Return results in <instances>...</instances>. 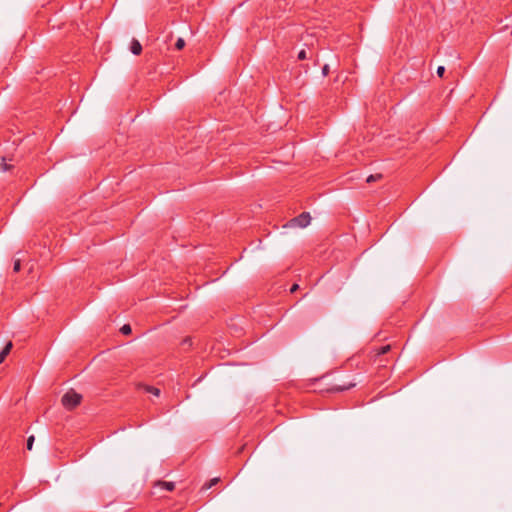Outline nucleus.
I'll use <instances>...</instances> for the list:
<instances>
[{
  "label": "nucleus",
  "mask_w": 512,
  "mask_h": 512,
  "mask_svg": "<svg viewBox=\"0 0 512 512\" xmlns=\"http://www.w3.org/2000/svg\"><path fill=\"white\" fill-rule=\"evenodd\" d=\"M82 400V395L77 393L75 390L70 389L61 398L63 407L67 410H73L76 408Z\"/></svg>",
  "instance_id": "1"
},
{
  "label": "nucleus",
  "mask_w": 512,
  "mask_h": 512,
  "mask_svg": "<svg viewBox=\"0 0 512 512\" xmlns=\"http://www.w3.org/2000/svg\"><path fill=\"white\" fill-rule=\"evenodd\" d=\"M311 217L308 212H303L299 216L293 218L291 223L295 226H299L301 228H305L310 224Z\"/></svg>",
  "instance_id": "2"
},
{
  "label": "nucleus",
  "mask_w": 512,
  "mask_h": 512,
  "mask_svg": "<svg viewBox=\"0 0 512 512\" xmlns=\"http://www.w3.org/2000/svg\"><path fill=\"white\" fill-rule=\"evenodd\" d=\"M355 385H356V382L351 381L349 383H343V384H340V385H335V386H333L330 389V391L342 392V391H346V390H349V389L353 388Z\"/></svg>",
  "instance_id": "3"
},
{
  "label": "nucleus",
  "mask_w": 512,
  "mask_h": 512,
  "mask_svg": "<svg viewBox=\"0 0 512 512\" xmlns=\"http://www.w3.org/2000/svg\"><path fill=\"white\" fill-rule=\"evenodd\" d=\"M130 51L134 55H140L141 54V52H142V45L140 44V42L138 40L132 39L131 44H130Z\"/></svg>",
  "instance_id": "4"
},
{
  "label": "nucleus",
  "mask_w": 512,
  "mask_h": 512,
  "mask_svg": "<svg viewBox=\"0 0 512 512\" xmlns=\"http://www.w3.org/2000/svg\"><path fill=\"white\" fill-rule=\"evenodd\" d=\"M13 347V344L11 341H9L4 348L0 352V364L5 360V358L9 355L11 349Z\"/></svg>",
  "instance_id": "5"
},
{
  "label": "nucleus",
  "mask_w": 512,
  "mask_h": 512,
  "mask_svg": "<svg viewBox=\"0 0 512 512\" xmlns=\"http://www.w3.org/2000/svg\"><path fill=\"white\" fill-rule=\"evenodd\" d=\"M143 389H144L145 392L151 393V394H153L155 396H159L160 395V390L158 388H156V387L144 385Z\"/></svg>",
  "instance_id": "6"
},
{
  "label": "nucleus",
  "mask_w": 512,
  "mask_h": 512,
  "mask_svg": "<svg viewBox=\"0 0 512 512\" xmlns=\"http://www.w3.org/2000/svg\"><path fill=\"white\" fill-rule=\"evenodd\" d=\"M158 485L161 486L162 488L166 489L167 491H173L175 488L174 482L160 481V482H158Z\"/></svg>",
  "instance_id": "7"
},
{
  "label": "nucleus",
  "mask_w": 512,
  "mask_h": 512,
  "mask_svg": "<svg viewBox=\"0 0 512 512\" xmlns=\"http://www.w3.org/2000/svg\"><path fill=\"white\" fill-rule=\"evenodd\" d=\"M382 178V174H373V175H370L367 177L366 179V182L367 183H372V182H375V181H378Z\"/></svg>",
  "instance_id": "8"
},
{
  "label": "nucleus",
  "mask_w": 512,
  "mask_h": 512,
  "mask_svg": "<svg viewBox=\"0 0 512 512\" xmlns=\"http://www.w3.org/2000/svg\"><path fill=\"white\" fill-rule=\"evenodd\" d=\"M120 332L124 335H129L132 332L131 326L129 324H125L120 328Z\"/></svg>",
  "instance_id": "9"
},
{
  "label": "nucleus",
  "mask_w": 512,
  "mask_h": 512,
  "mask_svg": "<svg viewBox=\"0 0 512 512\" xmlns=\"http://www.w3.org/2000/svg\"><path fill=\"white\" fill-rule=\"evenodd\" d=\"M390 349H391L390 345L382 346L377 350V355H384V354L388 353L390 351Z\"/></svg>",
  "instance_id": "10"
},
{
  "label": "nucleus",
  "mask_w": 512,
  "mask_h": 512,
  "mask_svg": "<svg viewBox=\"0 0 512 512\" xmlns=\"http://www.w3.org/2000/svg\"><path fill=\"white\" fill-rule=\"evenodd\" d=\"M10 168L11 166L6 163L5 158L0 160V171L5 172L8 171Z\"/></svg>",
  "instance_id": "11"
},
{
  "label": "nucleus",
  "mask_w": 512,
  "mask_h": 512,
  "mask_svg": "<svg viewBox=\"0 0 512 512\" xmlns=\"http://www.w3.org/2000/svg\"><path fill=\"white\" fill-rule=\"evenodd\" d=\"M185 47V41L183 38H178L175 43V48L177 50H182Z\"/></svg>",
  "instance_id": "12"
},
{
  "label": "nucleus",
  "mask_w": 512,
  "mask_h": 512,
  "mask_svg": "<svg viewBox=\"0 0 512 512\" xmlns=\"http://www.w3.org/2000/svg\"><path fill=\"white\" fill-rule=\"evenodd\" d=\"M219 480H220V479H219L218 477H217V478H213V479H211V480H210V482H209L208 484H205V485H204V488H205V489H209V488H211L212 486L216 485V484L219 482Z\"/></svg>",
  "instance_id": "13"
},
{
  "label": "nucleus",
  "mask_w": 512,
  "mask_h": 512,
  "mask_svg": "<svg viewBox=\"0 0 512 512\" xmlns=\"http://www.w3.org/2000/svg\"><path fill=\"white\" fill-rule=\"evenodd\" d=\"M20 268H21V260H20V259H16V260L14 261L13 271H14V272H19V271H20Z\"/></svg>",
  "instance_id": "14"
},
{
  "label": "nucleus",
  "mask_w": 512,
  "mask_h": 512,
  "mask_svg": "<svg viewBox=\"0 0 512 512\" xmlns=\"http://www.w3.org/2000/svg\"><path fill=\"white\" fill-rule=\"evenodd\" d=\"M34 436H30L28 439H27V449L28 450H32V447H33V443H34Z\"/></svg>",
  "instance_id": "15"
},
{
  "label": "nucleus",
  "mask_w": 512,
  "mask_h": 512,
  "mask_svg": "<svg viewBox=\"0 0 512 512\" xmlns=\"http://www.w3.org/2000/svg\"><path fill=\"white\" fill-rule=\"evenodd\" d=\"M307 58V53L305 50H301L299 53H298V59L299 60H304Z\"/></svg>",
  "instance_id": "16"
},
{
  "label": "nucleus",
  "mask_w": 512,
  "mask_h": 512,
  "mask_svg": "<svg viewBox=\"0 0 512 512\" xmlns=\"http://www.w3.org/2000/svg\"><path fill=\"white\" fill-rule=\"evenodd\" d=\"M444 73H445V67H443V66H439V67L437 68V74H438V76H439V77H443V76H444Z\"/></svg>",
  "instance_id": "17"
},
{
  "label": "nucleus",
  "mask_w": 512,
  "mask_h": 512,
  "mask_svg": "<svg viewBox=\"0 0 512 512\" xmlns=\"http://www.w3.org/2000/svg\"><path fill=\"white\" fill-rule=\"evenodd\" d=\"M322 71H323V74H324V75H327V74H328V72H329V67H328V65H324V66H323V68H322Z\"/></svg>",
  "instance_id": "18"
},
{
  "label": "nucleus",
  "mask_w": 512,
  "mask_h": 512,
  "mask_svg": "<svg viewBox=\"0 0 512 512\" xmlns=\"http://www.w3.org/2000/svg\"><path fill=\"white\" fill-rule=\"evenodd\" d=\"M298 288H299L298 284H293L291 289H290V292L294 293Z\"/></svg>",
  "instance_id": "19"
}]
</instances>
